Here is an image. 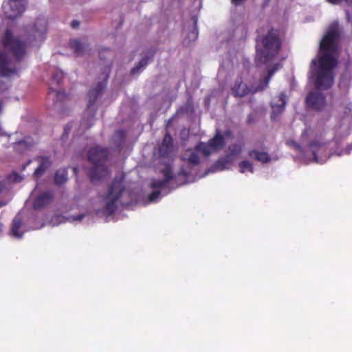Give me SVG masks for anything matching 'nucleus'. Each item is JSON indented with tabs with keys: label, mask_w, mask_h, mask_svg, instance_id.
Segmentation results:
<instances>
[{
	"label": "nucleus",
	"mask_w": 352,
	"mask_h": 352,
	"mask_svg": "<svg viewBox=\"0 0 352 352\" xmlns=\"http://www.w3.org/2000/svg\"><path fill=\"white\" fill-rule=\"evenodd\" d=\"M248 155L250 158L263 164H267L272 160V157L267 152L261 151L256 149L249 150Z\"/></svg>",
	"instance_id": "19"
},
{
	"label": "nucleus",
	"mask_w": 352,
	"mask_h": 352,
	"mask_svg": "<svg viewBox=\"0 0 352 352\" xmlns=\"http://www.w3.org/2000/svg\"><path fill=\"white\" fill-rule=\"evenodd\" d=\"M245 0H232V3L234 6H239L241 5Z\"/></svg>",
	"instance_id": "40"
},
{
	"label": "nucleus",
	"mask_w": 352,
	"mask_h": 352,
	"mask_svg": "<svg viewBox=\"0 0 352 352\" xmlns=\"http://www.w3.org/2000/svg\"><path fill=\"white\" fill-rule=\"evenodd\" d=\"M239 167L240 173H246L249 172L250 173H253L254 171V168L253 164L248 160H243L239 163Z\"/></svg>",
	"instance_id": "28"
},
{
	"label": "nucleus",
	"mask_w": 352,
	"mask_h": 352,
	"mask_svg": "<svg viewBox=\"0 0 352 352\" xmlns=\"http://www.w3.org/2000/svg\"><path fill=\"white\" fill-rule=\"evenodd\" d=\"M109 155V148L95 146L88 151V160L93 164L89 170V176L93 184L107 177L110 175L109 168L105 166Z\"/></svg>",
	"instance_id": "7"
},
{
	"label": "nucleus",
	"mask_w": 352,
	"mask_h": 352,
	"mask_svg": "<svg viewBox=\"0 0 352 352\" xmlns=\"http://www.w3.org/2000/svg\"><path fill=\"white\" fill-rule=\"evenodd\" d=\"M72 128V124L71 123H68L65 126L64 130H63V133L61 136V140L64 141L65 139L67 138V136H68L69 133H70Z\"/></svg>",
	"instance_id": "31"
},
{
	"label": "nucleus",
	"mask_w": 352,
	"mask_h": 352,
	"mask_svg": "<svg viewBox=\"0 0 352 352\" xmlns=\"http://www.w3.org/2000/svg\"><path fill=\"white\" fill-rule=\"evenodd\" d=\"M63 78V73L62 71H58L54 74L52 76V82H56L57 85H60Z\"/></svg>",
	"instance_id": "30"
},
{
	"label": "nucleus",
	"mask_w": 352,
	"mask_h": 352,
	"mask_svg": "<svg viewBox=\"0 0 352 352\" xmlns=\"http://www.w3.org/2000/svg\"><path fill=\"white\" fill-rule=\"evenodd\" d=\"M80 25V22L78 21H76V20H74L72 21L71 23V26L73 28H76L79 26Z\"/></svg>",
	"instance_id": "39"
},
{
	"label": "nucleus",
	"mask_w": 352,
	"mask_h": 352,
	"mask_svg": "<svg viewBox=\"0 0 352 352\" xmlns=\"http://www.w3.org/2000/svg\"><path fill=\"white\" fill-rule=\"evenodd\" d=\"M63 219L62 217L60 216H54L52 218V220H51V223L53 225V226H57L60 223H61V219Z\"/></svg>",
	"instance_id": "36"
},
{
	"label": "nucleus",
	"mask_w": 352,
	"mask_h": 352,
	"mask_svg": "<svg viewBox=\"0 0 352 352\" xmlns=\"http://www.w3.org/2000/svg\"><path fill=\"white\" fill-rule=\"evenodd\" d=\"M30 221H36V217L35 216H32L30 219Z\"/></svg>",
	"instance_id": "45"
},
{
	"label": "nucleus",
	"mask_w": 352,
	"mask_h": 352,
	"mask_svg": "<svg viewBox=\"0 0 352 352\" xmlns=\"http://www.w3.org/2000/svg\"><path fill=\"white\" fill-rule=\"evenodd\" d=\"M205 145L208 146V156L212 151H217L222 148L225 145V138L219 131L213 138L210 139Z\"/></svg>",
	"instance_id": "16"
},
{
	"label": "nucleus",
	"mask_w": 352,
	"mask_h": 352,
	"mask_svg": "<svg viewBox=\"0 0 352 352\" xmlns=\"http://www.w3.org/2000/svg\"><path fill=\"white\" fill-rule=\"evenodd\" d=\"M44 226V223H35L33 226L30 227L31 230H37L43 228Z\"/></svg>",
	"instance_id": "38"
},
{
	"label": "nucleus",
	"mask_w": 352,
	"mask_h": 352,
	"mask_svg": "<svg viewBox=\"0 0 352 352\" xmlns=\"http://www.w3.org/2000/svg\"><path fill=\"white\" fill-rule=\"evenodd\" d=\"M205 102H206H206L209 103L210 102V98H206L205 99Z\"/></svg>",
	"instance_id": "46"
},
{
	"label": "nucleus",
	"mask_w": 352,
	"mask_h": 352,
	"mask_svg": "<svg viewBox=\"0 0 352 352\" xmlns=\"http://www.w3.org/2000/svg\"><path fill=\"white\" fill-rule=\"evenodd\" d=\"M308 107L316 110H320L325 104L324 96L319 92H311L306 98Z\"/></svg>",
	"instance_id": "13"
},
{
	"label": "nucleus",
	"mask_w": 352,
	"mask_h": 352,
	"mask_svg": "<svg viewBox=\"0 0 352 352\" xmlns=\"http://www.w3.org/2000/svg\"><path fill=\"white\" fill-rule=\"evenodd\" d=\"M247 121H248V122L249 124H251L252 122H253V121H254V120H253V118H252V115H249V116H248V120H247Z\"/></svg>",
	"instance_id": "41"
},
{
	"label": "nucleus",
	"mask_w": 352,
	"mask_h": 352,
	"mask_svg": "<svg viewBox=\"0 0 352 352\" xmlns=\"http://www.w3.org/2000/svg\"><path fill=\"white\" fill-rule=\"evenodd\" d=\"M69 46L77 55H81L84 52V45L78 39L71 40L69 42Z\"/></svg>",
	"instance_id": "27"
},
{
	"label": "nucleus",
	"mask_w": 352,
	"mask_h": 352,
	"mask_svg": "<svg viewBox=\"0 0 352 352\" xmlns=\"http://www.w3.org/2000/svg\"><path fill=\"white\" fill-rule=\"evenodd\" d=\"M287 103L286 95L281 92L277 97L274 98L271 102L270 106L272 108L271 119L276 120L279 116L283 112Z\"/></svg>",
	"instance_id": "11"
},
{
	"label": "nucleus",
	"mask_w": 352,
	"mask_h": 352,
	"mask_svg": "<svg viewBox=\"0 0 352 352\" xmlns=\"http://www.w3.org/2000/svg\"><path fill=\"white\" fill-rule=\"evenodd\" d=\"M287 144L298 151L302 152L303 151L302 147L294 140H288Z\"/></svg>",
	"instance_id": "32"
},
{
	"label": "nucleus",
	"mask_w": 352,
	"mask_h": 352,
	"mask_svg": "<svg viewBox=\"0 0 352 352\" xmlns=\"http://www.w3.org/2000/svg\"><path fill=\"white\" fill-rule=\"evenodd\" d=\"M126 133L124 130L120 129L112 135L111 142L115 145L116 149H120L125 142Z\"/></svg>",
	"instance_id": "22"
},
{
	"label": "nucleus",
	"mask_w": 352,
	"mask_h": 352,
	"mask_svg": "<svg viewBox=\"0 0 352 352\" xmlns=\"http://www.w3.org/2000/svg\"><path fill=\"white\" fill-rule=\"evenodd\" d=\"M351 12H352V0H351Z\"/></svg>",
	"instance_id": "49"
},
{
	"label": "nucleus",
	"mask_w": 352,
	"mask_h": 352,
	"mask_svg": "<svg viewBox=\"0 0 352 352\" xmlns=\"http://www.w3.org/2000/svg\"><path fill=\"white\" fill-rule=\"evenodd\" d=\"M77 168H74V171L76 172Z\"/></svg>",
	"instance_id": "47"
},
{
	"label": "nucleus",
	"mask_w": 352,
	"mask_h": 352,
	"mask_svg": "<svg viewBox=\"0 0 352 352\" xmlns=\"http://www.w3.org/2000/svg\"><path fill=\"white\" fill-rule=\"evenodd\" d=\"M68 179L67 170L66 168H60L56 170L54 176V182L56 185L65 184Z\"/></svg>",
	"instance_id": "24"
},
{
	"label": "nucleus",
	"mask_w": 352,
	"mask_h": 352,
	"mask_svg": "<svg viewBox=\"0 0 352 352\" xmlns=\"http://www.w3.org/2000/svg\"><path fill=\"white\" fill-rule=\"evenodd\" d=\"M155 52L153 50H150L146 52L145 56L141 58L139 63L131 69V75H138L141 73L147 66L149 60H151L154 56Z\"/></svg>",
	"instance_id": "18"
},
{
	"label": "nucleus",
	"mask_w": 352,
	"mask_h": 352,
	"mask_svg": "<svg viewBox=\"0 0 352 352\" xmlns=\"http://www.w3.org/2000/svg\"><path fill=\"white\" fill-rule=\"evenodd\" d=\"M34 144V141L32 138L30 136L25 137L23 140L16 142L14 146V150L19 153H23L25 151L30 148Z\"/></svg>",
	"instance_id": "20"
},
{
	"label": "nucleus",
	"mask_w": 352,
	"mask_h": 352,
	"mask_svg": "<svg viewBox=\"0 0 352 352\" xmlns=\"http://www.w3.org/2000/svg\"><path fill=\"white\" fill-rule=\"evenodd\" d=\"M10 179L14 182H20L23 179V177L18 173H14L10 175Z\"/></svg>",
	"instance_id": "35"
},
{
	"label": "nucleus",
	"mask_w": 352,
	"mask_h": 352,
	"mask_svg": "<svg viewBox=\"0 0 352 352\" xmlns=\"http://www.w3.org/2000/svg\"><path fill=\"white\" fill-rule=\"evenodd\" d=\"M26 6V0H5L2 4V9L7 18L14 19L22 15Z\"/></svg>",
	"instance_id": "9"
},
{
	"label": "nucleus",
	"mask_w": 352,
	"mask_h": 352,
	"mask_svg": "<svg viewBox=\"0 0 352 352\" xmlns=\"http://www.w3.org/2000/svg\"><path fill=\"white\" fill-rule=\"evenodd\" d=\"M242 150L243 146L240 143L229 145L226 155L216 161L214 164L206 171L205 175L230 169L236 157L241 153Z\"/></svg>",
	"instance_id": "8"
},
{
	"label": "nucleus",
	"mask_w": 352,
	"mask_h": 352,
	"mask_svg": "<svg viewBox=\"0 0 352 352\" xmlns=\"http://www.w3.org/2000/svg\"><path fill=\"white\" fill-rule=\"evenodd\" d=\"M30 229L25 228L23 223V219L20 213H18L12 219L10 227V235L16 239H21L23 234Z\"/></svg>",
	"instance_id": "12"
},
{
	"label": "nucleus",
	"mask_w": 352,
	"mask_h": 352,
	"mask_svg": "<svg viewBox=\"0 0 352 352\" xmlns=\"http://www.w3.org/2000/svg\"><path fill=\"white\" fill-rule=\"evenodd\" d=\"M67 97V95L64 91L57 90L53 87H50L48 98L53 100L55 106H58V103L63 102Z\"/></svg>",
	"instance_id": "21"
},
{
	"label": "nucleus",
	"mask_w": 352,
	"mask_h": 352,
	"mask_svg": "<svg viewBox=\"0 0 352 352\" xmlns=\"http://www.w3.org/2000/svg\"><path fill=\"white\" fill-rule=\"evenodd\" d=\"M3 224L0 223V235L1 234V233L3 232Z\"/></svg>",
	"instance_id": "43"
},
{
	"label": "nucleus",
	"mask_w": 352,
	"mask_h": 352,
	"mask_svg": "<svg viewBox=\"0 0 352 352\" xmlns=\"http://www.w3.org/2000/svg\"><path fill=\"white\" fill-rule=\"evenodd\" d=\"M349 80L350 78L349 74L347 73L342 74L339 81L340 88L343 90H347L349 87Z\"/></svg>",
	"instance_id": "29"
},
{
	"label": "nucleus",
	"mask_w": 352,
	"mask_h": 352,
	"mask_svg": "<svg viewBox=\"0 0 352 352\" xmlns=\"http://www.w3.org/2000/svg\"><path fill=\"white\" fill-rule=\"evenodd\" d=\"M309 151L311 152L314 162L318 164H324L329 157L327 152V142L322 140H314L309 144ZM334 153H331L333 155Z\"/></svg>",
	"instance_id": "10"
},
{
	"label": "nucleus",
	"mask_w": 352,
	"mask_h": 352,
	"mask_svg": "<svg viewBox=\"0 0 352 352\" xmlns=\"http://www.w3.org/2000/svg\"><path fill=\"white\" fill-rule=\"evenodd\" d=\"M3 205V204H1V203H0V206H2Z\"/></svg>",
	"instance_id": "50"
},
{
	"label": "nucleus",
	"mask_w": 352,
	"mask_h": 352,
	"mask_svg": "<svg viewBox=\"0 0 352 352\" xmlns=\"http://www.w3.org/2000/svg\"><path fill=\"white\" fill-rule=\"evenodd\" d=\"M160 157L168 158L171 157L173 152V138L169 133H166L163 142L159 147Z\"/></svg>",
	"instance_id": "14"
},
{
	"label": "nucleus",
	"mask_w": 352,
	"mask_h": 352,
	"mask_svg": "<svg viewBox=\"0 0 352 352\" xmlns=\"http://www.w3.org/2000/svg\"><path fill=\"white\" fill-rule=\"evenodd\" d=\"M47 21L45 17H38L33 25L26 27V39L21 40L14 36L10 29H7L1 38L4 47L14 56L0 50V78H8L16 74L20 70L19 63L25 58L27 45L33 42L42 41L45 38Z\"/></svg>",
	"instance_id": "2"
},
{
	"label": "nucleus",
	"mask_w": 352,
	"mask_h": 352,
	"mask_svg": "<svg viewBox=\"0 0 352 352\" xmlns=\"http://www.w3.org/2000/svg\"><path fill=\"white\" fill-rule=\"evenodd\" d=\"M35 160L38 163V166L35 169L33 175L36 177H40L51 167L52 161L51 157L47 155H39Z\"/></svg>",
	"instance_id": "15"
},
{
	"label": "nucleus",
	"mask_w": 352,
	"mask_h": 352,
	"mask_svg": "<svg viewBox=\"0 0 352 352\" xmlns=\"http://www.w3.org/2000/svg\"><path fill=\"white\" fill-rule=\"evenodd\" d=\"M3 188H4L3 184L1 182H0V192L3 190Z\"/></svg>",
	"instance_id": "42"
},
{
	"label": "nucleus",
	"mask_w": 352,
	"mask_h": 352,
	"mask_svg": "<svg viewBox=\"0 0 352 352\" xmlns=\"http://www.w3.org/2000/svg\"><path fill=\"white\" fill-rule=\"evenodd\" d=\"M256 64L258 67L265 65L268 72L267 76L262 79L255 91H263L269 84V82L278 70L280 64H275L273 67L270 68L274 58L278 54L280 47L281 41L276 30L272 29L267 34L263 36L258 37L256 40Z\"/></svg>",
	"instance_id": "4"
},
{
	"label": "nucleus",
	"mask_w": 352,
	"mask_h": 352,
	"mask_svg": "<svg viewBox=\"0 0 352 352\" xmlns=\"http://www.w3.org/2000/svg\"><path fill=\"white\" fill-rule=\"evenodd\" d=\"M310 133H311V129L310 128L305 129V130L302 133L301 138L302 139L306 138L309 135Z\"/></svg>",
	"instance_id": "37"
},
{
	"label": "nucleus",
	"mask_w": 352,
	"mask_h": 352,
	"mask_svg": "<svg viewBox=\"0 0 352 352\" xmlns=\"http://www.w3.org/2000/svg\"><path fill=\"white\" fill-rule=\"evenodd\" d=\"M351 150H352V144L349 145L346 149L342 150V151L336 153V155L338 156H341L342 155H349Z\"/></svg>",
	"instance_id": "34"
},
{
	"label": "nucleus",
	"mask_w": 352,
	"mask_h": 352,
	"mask_svg": "<svg viewBox=\"0 0 352 352\" xmlns=\"http://www.w3.org/2000/svg\"><path fill=\"white\" fill-rule=\"evenodd\" d=\"M338 24L331 25L319 44L318 58L311 60L309 78L318 90L329 89L334 82L340 47Z\"/></svg>",
	"instance_id": "3"
},
{
	"label": "nucleus",
	"mask_w": 352,
	"mask_h": 352,
	"mask_svg": "<svg viewBox=\"0 0 352 352\" xmlns=\"http://www.w3.org/2000/svg\"><path fill=\"white\" fill-rule=\"evenodd\" d=\"M208 146L205 142H200L194 148L186 149L181 155L184 164L177 175H173L169 167L163 171L164 179H152L150 187L153 190L148 197V202L158 201L163 196L181 185L194 182L197 178L205 176L197 175L201 155L208 157Z\"/></svg>",
	"instance_id": "1"
},
{
	"label": "nucleus",
	"mask_w": 352,
	"mask_h": 352,
	"mask_svg": "<svg viewBox=\"0 0 352 352\" xmlns=\"http://www.w3.org/2000/svg\"><path fill=\"white\" fill-rule=\"evenodd\" d=\"M136 199L135 193L126 187L124 175H117L109 186L107 192L104 197V213L112 214L120 206H130Z\"/></svg>",
	"instance_id": "5"
},
{
	"label": "nucleus",
	"mask_w": 352,
	"mask_h": 352,
	"mask_svg": "<svg viewBox=\"0 0 352 352\" xmlns=\"http://www.w3.org/2000/svg\"><path fill=\"white\" fill-rule=\"evenodd\" d=\"M110 72L111 66L108 65L104 68L102 73V80L98 82L94 87L89 90L88 93V103L87 109L84 112L83 118L80 122V126L84 130L89 129L94 124L95 116L98 109L96 100L102 95L103 91L107 86V81Z\"/></svg>",
	"instance_id": "6"
},
{
	"label": "nucleus",
	"mask_w": 352,
	"mask_h": 352,
	"mask_svg": "<svg viewBox=\"0 0 352 352\" xmlns=\"http://www.w3.org/2000/svg\"><path fill=\"white\" fill-rule=\"evenodd\" d=\"M85 214H79L77 215H71L67 217V219L70 222H74V221H80L84 217Z\"/></svg>",
	"instance_id": "33"
},
{
	"label": "nucleus",
	"mask_w": 352,
	"mask_h": 352,
	"mask_svg": "<svg viewBox=\"0 0 352 352\" xmlns=\"http://www.w3.org/2000/svg\"><path fill=\"white\" fill-rule=\"evenodd\" d=\"M53 199V193L50 191H45L41 193L35 199L33 203V208L35 210L41 209L49 205Z\"/></svg>",
	"instance_id": "17"
},
{
	"label": "nucleus",
	"mask_w": 352,
	"mask_h": 352,
	"mask_svg": "<svg viewBox=\"0 0 352 352\" xmlns=\"http://www.w3.org/2000/svg\"><path fill=\"white\" fill-rule=\"evenodd\" d=\"M223 44L227 45L228 44V41H226V43H223Z\"/></svg>",
	"instance_id": "48"
},
{
	"label": "nucleus",
	"mask_w": 352,
	"mask_h": 352,
	"mask_svg": "<svg viewBox=\"0 0 352 352\" xmlns=\"http://www.w3.org/2000/svg\"><path fill=\"white\" fill-rule=\"evenodd\" d=\"M247 29L244 25H238L234 30L232 38L236 40H241L246 38Z\"/></svg>",
	"instance_id": "26"
},
{
	"label": "nucleus",
	"mask_w": 352,
	"mask_h": 352,
	"mask_svg": "<svg viewBox=\"0 0 352 352\" xmlns=\"http://www.w3.org/2000/svg\"><path fill=\"white\" fill-rule=\"evenodd\" d=\"M31 162H32V160H29L27 162V163H26V164H25V166H24V168H25V167H26L27 166H28Z\"/></svg>",
	"instance_id": "44"
},
{
	"label": "nucleus",
	"mask_w": 352,
	"mask_h": 352,
	"mask_svg": "<svg viewBox=\"0 0 352 352\" xmlns=\"http://www.w3.org/2000/svg\"><path fill=\"white\" fill-rule=\"evenodd\" d=\"M191 19L192 21V28L188 33L187 39L189 41H194L197 38L198 34H199L198 28H197L198 19H197V16H192Z\"/></svg>",
	"instance_id": "25"
},
{
	"label": "nucleus",
	"mask_w": 352,
	"mask_h": 352,
	"mask_svg": "<svg viewBox=\"0 0 352 352\" xmlns=\"http://www.w3.org/2000/svg\"><path fill=\"white\" fill-rule=\"evenodd\" d=\"M232 91L236 96L243 97L250 92V89L245 83L241 80L235 82Z\"/></svg>",
	"instance_id": "23"
}]
</instances>
